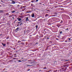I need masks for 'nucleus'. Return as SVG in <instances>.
Listing matches in <instances>:
<instances>
[{
	"mask_svg": "<svg viewBox=\"0 0 72 72\" xmlns=\"http://www.w3.org/2000/svg\"><path fill=\"white\" fill-rule=\"evenodd\" d=\"M62 32L61 31L60 32V34H62Z\"/></svg>",
	"mask_w": 72,
	"mask_h": 72,
	"instance_id": "nucleus-18",
	"label": "nucleus"
},
{
	"mask_svg": "<svg viewBox=\"0 0 72 72\" xmlns=\"http://www.w3.org/2000/svg\"><path fill=\"white\" fill-rule=\"evenodd\" d=\"M57 37H59V36L58 35V36H57Z\"/></svg>",
	"mask_w": 72,
	"mask_h": 72,
	"instance_id": "nucleus-34",
	"label": "nucleus"
},
{
	"mask_svg": "<svg viewBox=\"0 0 72 72\" xmlns=\"http://www.w3.org/2000/svg\"><path fill=\"white\" fill-rule=\"evenodd\" d=\"M26 19L25 20L26 22H28V21H29V19H28V17H26Z\"/></svg>",
	"mask_w": 72,
	"mask_h": 72,
	"instance_id": "nucleus-1",
	"label": "nucleus"
},
{
	"mask_svg": "<svg viewBox=\"0 0 72 72\" xmlns=\"http://www.w3.org/2000/svg\"><path fill=\"white\" fill-rule=\"evenodd\" d=\"M21 42V41H19L18 42Z\"/></svg>",
	"mask_w": 72,
	"mask_h": 72,
	"instance_id": "nucleus-29",
	"label": "nucleus"
},
{
	"mask_svg": "<svg viewBox=\"0 0 72 72\" xmlns=\"http://www.w3.org/2000/svg\"><path fill=\"white\" fill-rule=\"evenodd\" d=\"M35 16V14H33L32 15V18H33Z\"/></svg>",
	"mask_w": 72,
	"mask_h": 72,
	"instance_id": "nucleus-4",
	"label": "nucleus"
},
{
	"mask_svg": "<svg viewBox=\"0 0 72 72\" xmlns=\"http://www.w3.org/2000/svg\"><path fill=\"white\" fill-rule=\"evenodd\" d=\"M15 57H16V56H15Z\"/></svg>",
	"mask_w": 72,
	"mask_h": 72,
	"instance_id": "nucleus-48",
	"label": "nucleus"
},
{
	"mask_svg": "<svg viewBox=\"0 0 72 72\" xmlns=\"http://www.w3.org/2000/svg\"><path fill=\"white\" fill-rule=\"evenodd\" d=\"M17 19L18 21H21V20H22V19H21L20 18H17Z\"/></svg>",
	"mask_w": 72,
	"mask_h": 72,
	"instance_id": "nucleus-2",
	"label": "nucleus"
},
{
	"mask_svg": "<svg viewBox=\"0 0 72 72\" xmlns=\"http://www.w3.org/2000/svg\"><path fill=\"white\" fill-rule=\"evenodd\" d=\"M0 7H1V6L0 5Z\"/></svg>",
	"mask_w": 72,
	"mask_h": 72,
	"instance_id": "nucleus-38",
	"label": "nucleus"
},
{
	"mask_svg": "<svg viewBox=\"0 0 72 72\" xmlns=\"http://www.w3.org/2000/svg\"><path fill=\"white\" fill-rule=\"evenodd\" d=\"M6 15H9V14H8V13H7L6 14Z\"/></svg>",
	"mask_w": 72,
	"mask_h": 72,
	"instance_id": "nucleus-11",
	"label": "nucleus"
},
{
	"mask_svg": "<svg viewBox=\"0 0 72 72\" xmlns=\"http://www.w3.org/2000/svg\"><path fill=\"white\" fill-rule=\"evenodd\" d=\"M23 23H21L20 24V25H21V24H22Z\"/></svg>",
	"mask_w": 72,
	"mask_h": 72,
	"instance_id": "nucleus-28",
	"label": "nucleus"
},
{
	"mask_svg": "<svg viewBox=\"0 0 72 72\" xmlns=\"http://www.w3.org/2000/svg\"><path fill=\"white\" fill-rule=\"evenodd\" d=\"M36 29H37V28H38V26H37V25H36Z\"/></svg>",
	"mask_w": 72,
	"mask_h": 72,
	"instance_id": "nucleus-13",
	"label": "nucleus"
},
{
	"mask_svg": "<svg viewBox=\"0 0 72 72\" xmlns=\"http://www.w3.org/2000/svg\"><path fill=\"white\" fill-rule=\"evenodd\" d=\"M68 41H71V39L69 38H68Z\"/></svg>",
	"mask_w": 72,
	"mask_h": 72,
	"instance_id": "nucleus-8",
	"label": "nucleus"
},
{
	"mask_svg": "<svg viewBox=\"0 0 72 72\" xmlns=\"http://www.w3.org/2000/svg\"><path fill=\"white\" fill-rule=\"evenodd\" d=\"M9 37L8 36L7 37L6 39H7V40L8 39H9Z\"/></svg>",
	"mask_w": 72,
	"mask_h": 72,
	"instance_id": "nucleus-10",
	"label": "nucleus"
},
{
	"mask_svg": "<svg viewBox=\"0 0 72 72\" xmlns=\"http://www.w3.org/2000/svg\"><path fill=\"white\" fill-rule=\"evenodd\" d=\"M35 1L36 2H38V1H39V0H36Z\"/></svg>",
	"mask_w": 72,
	"mask_h": 72,
	"instance_id": "nucleus-19",
	"label": "nucleus"
},
{
	"mask_svg": "<svg viewBox=\"0 0 72 72\" xmlns=\"http://www.w3.org/2000/svg\"><path fill=\"white\" fill-rule=\"evenodd\" d=\"M30 37H31L32 36V35H30Z\"/></svg>",
	"mask_w": 72,
	"mask_h": 72,
	"instance_id": "nucleus-40",
	"label": "nucleus"
},
{
	"mask_svg": "<svg viewBox=\"0 0 72 72\" xmlns=\"http://www.w3.org/2000/svg\"><path fill=\"white\" fill-rule=\"evenodd\" d=\"M15 12V11H13L12 12V13H14Z\"/></svg>",
	"mask_w": 72,
	"mask_h": 72,
	"instance_id": "nucleus-16",
	"label": "nucleus"
},
{
	"mask_svg": "<svg viewBox=\"0 0 72 72\" xmlns=\"http://www.w3.org/2000/svg\"><path fill=\"white\" fill-rule=\"evenodd\" d=\"M17 62H21L22 61L20 60H19L17 61Z\"/></svg>",
	"mask_w": 72,
	"mask_h": 72,
	"instance_id": "nucleus-9",
	"label": "nucleus"
},
{
	"mask_svg": "<svg viewBox=\"0 0 72 72\" xmlns=\"http://www.w3.org/2000/svg\"><path fill=\"white\" fill-rule=\"evenodd\" d=\"M14 50H15V48H14Z\"/></svg>",
	"mask_w": 72,
	"mask_h": 72,
	"instance_id": "nucleus-42",
	"label": "nucleus"
},
{
	"mask_svg": "<svg viewBox=\"0 0 72 72\" xmlns=\"http://www.w3.org/2000/svg\"><path fill=\"white\" fill-rule=\"evenodd\" d=\"M43 69H46V67L44 68Z\"/></svg>",
	"mask_w": 72,
	"mask_h": 72,
	"instance_id": "nucleus-12",
	"label": "nucleus"
},
{
	"mask_svg": "<svg viewBox=\"0 0 72 72\" xmlns=\"http://www.w3.org/2000/svg\"><path fill=\"white\" fill-rule=\"evenodd\" d=\"M18 28H17V29H16V30H18Z\"/></svg>",
	"mask_w": 72,
	"mask_h": 72,
	"instance_id": "nucleus-23",
	"label": "nucleus"
},
{
	"mask_svg": "<svg viewBox=\"0 0 72 72\" xmlns=\"http://www.w3.org/2000/svg\"><path fill=\"white\" fill-rule=\"evenodd\" d=\"M33 65H27L26 66V67H28V66H33Z\"/></svg>",
	"mask_w": 72,
	"mask_h": 72,
	"instance_id": "nucleus-14",
	"label": "nucleus"
},
{
	"mask_svg": "<svg viewBox=\"0 0 72 72\" xmlns=\"http://www.w3.org/2000/svg\"><path fill=\"white\" fill-rule=\"evenodd\" d=\"M21 44H23V45H24V43L23 42H22L21 43Z\"/></svg>",
	"mask_w": 72,
	"mask_h": 72,
	"instance_id": "nucleus-17",
	"label": "nucleus"
},
{
	"mask_svg": "<svg viewBox=\"0 0 72 72\" xmlns=\"http://www.w3.org/2000/svg\"><path fill=\"white\" fill-rule=\"evenodd\" d=\"M47 39H49V38H47Z\"/></svg>",
	"mask_w": 72,
	"mask_h": 72,
	"instance_id": "nucleus-36",
	"label": "nucleus"
},
{
	"mask_svg": "<svg viewBox=\"0 0 72 72\" xmlns=\"http://www.w3.org/2000/svg\"><path fill=\"white\" fill-rule=\"evenodd\" d=\"M44 31H45V29L44 30Z\"/></svg>",
	"mask_w": 72,
	"mask_h": 72,
	"instance_id": "nucleus-39",
	"label": "nucleus"
},
{
	"mask_svg": "<svg viewBox=\"0 0 72 72\" xmlns=\"http://www.w3.org/2000/svg\"><path fill=\"white\" fill-rule=\"evenodd\" d=\"M22 59H23V58H22Z\"/></svg>",
	"mask_w": 72,
	"mask_h": 72,
	"instance_id": "nucleus-44",
	"label": "nucleus"
},
{
	"mask_svg": "<svg viewBox=\"0 0 72 72\" xmlns=\"http://www.w3.org/2000/svg\"><path fill=\"white\" fill-rule=\"evenodd\" d=\"M48 25H50V23H48Z\"/></svg>",
	"mask_w": 72,
	"mask_h": 72,
	"instance_id": "nucleus-24",
	"label": "nucleus"
},
{
	"mask_svg": "<svg viewBox=\"0 0 72 72\" xmlns=\"http://www.w3.org/2000/svg\"><path fill=\"white\" fill-rule=\"evenodd\" d=\"M67 60H66V61H67Z\"/></svg>",
	"mask_w": 72,
	"mask_h": 72,
	"instance_id": "nucleus-46",
	"label": "nucleus"
},
{
	"mask_svg": "<svg viewBox=\"0 0 72 72\" xmlns=\"http://www.w3.org/2000/svg\"><path fill=\"white\" fill-rule=\"evenodd\" d=\"M39 44V43H36V44Z\"/></svg>",
	"mask_w": 72,
	"mask_h": 72,
	"instance_id": "nucleus-27",
	"label": "nucleus"
},
{
	"mask_svg": "<svg viewBox=\"0 0 72 72\" xmlns=\"http://www.w3.org/2000/svg\"><path fill=\"white\" fill-rule=\"evenodd\" d=\"M21 22H18V23L19 24V23H21Z\"/></svg>",
	"mask_w": 72,
	"mask_h": 72,
	"instance_id": "nucleus-21",
	"label": "nucleus"
},
{
	"mask_svg": "<svg viewBox=\"0 0 72 72\" xmlns=\"http://www.w3.org/2000/svg\"><path fill=\"white\" fill-rule=\"evenodd\" d=\"M52 17H55V15H52Z\"/></svg>",
	"mask_w": 72,
	"mask_h": 72,
	"instance_id": "nucleus-22",
	"label": "nucleus"
},
{
	"mask_svg": "<svg viewBox=\"0 0 72 72\" xmlns=\"http://www.w3.org/2000/svg\"><path fill=\"white\" fill-rule=\"evenodd\" d=\"M63 23V21L61 20V22H60V23Z\"/></svg>",
	"mask_w": 72,
	"mask_h": 72,
	"instance_id": "nucleus-15",
	"label": "nucleus"
},
{
	"mask_svg": "<svg viewBox=\"0 0 72 72\" xmlns=\"http://www.w3.org/2000/svg\"><path fill=\"white\" fill-rule=\"evenodd\" d=\"M30 69H29L28 70V71H30Z\"/></svg>",
	"mask_w": 72,
	"mask_h": 72,
	"instance_id": "nucleus-33",
	"label": "nucleus"
},
{
	"mask_svg": "<svg viewBox=\"0 0 72 72\" xmlns=\"http://www.w3.org/2000/svg\"><path fill=\"white\" fill-rule=\"evenodd\" d=\"M42 5H44V4H42Z\"/></svg>",
	"mask_w": 72,
	"mask_h": 72,
	"instance_id": "nucleus-45",
	"label": "nucleus"
},
{
	"mask_svg": "<svg viewBox=\"0 0 72 72\" xmlns=\"http://www.w3.org/2000/svg\"><path fill=\"white\" fill-rule=\"evenodd\" d=\"M12 4H15V2L14 1H12Z\"/></svg>",
	"mask_w": 72,
	"mask_h": 72,
	"instance_id": "nucleus-3",
	"label": "nucleus"
},
{
	"mask_svg": "<svg viewBox=\"0 0 72 72\" xmlns=\"http://www.w3.org/2000/svg\"><path fill=\"white\" fill-rule=\"evenodd\" d=\"M20 15H22V14H21Z\"/></svg>",
	"mask_w": 72,
	"mask_h": 72,
	"instance_id": "nucleus-32",
	"label": "nucleus"
},
{
	"mask_svg": "<svg viewBox=\"0 0 72 72\" xmlns=\"http://www.w3.org/2000/svg\"><path fill=\"white\" fill-rule=\"evenodd\" d=\"M18 25H19V24H18Z\"/></svg>",
	"mask_w": 72,
	"mask_h": 72,
	"instance_id": "nucleus-49",
	"label": "nucleus"
},
{
	"mask_svg": "<svg viewBox=\"0 0 72 72\" xmlns=\"http://www.w3.org/2000/svg\"><path fill=\"white\" fill-rule=\"evenodd\" d=\"M65 68V69H67V68L66 67V68Z\"/></svg>",
	"mask_w": 72,
	"mask_h": 72,
	"instance_id": "nucleus-26",
	"label": "nucleus"
},
{
	"mask_svg": "<svg viewBox=\"0 0 72 72\" xmlns=\"http://www.w3.org/2000/svg\"><path fill=\"white\" fill-rule=\"evenodd\" d=\"M48 16H49V14H46V15H45V17H48Z\"/></svg>",
	"mask_w": 72,
	"mask_h": 72,
	"instance_id": "nucleus-6",
	"label": "nucleus"
},
{
	"mask_svg": "<svg viewBox=\"0 0 72 72\" xmlns=\"http://www.w3.org/2000/svg\"><path fill=\"white\" fill-rule=\"evenodd\" d=\"M2 45H3V46H6V44L2 43Z\"/></svg>",
	"mask_w": 72,
	"mask_h": 72,
	"instance_id": "nucleus-5",
	"label": "nucleus"
},
{
	"mask_svg": "<svg viewBox=\"0 0 72 72\" xmlns=\"http://www.w3.org/2000/svg\"><path fill=\"white\" fill-rule=\"evenodd\" d=\"M66 42H67V41H66Z\"/></svg>",
	"mask_w": 72,
	"mask_h": 72,
	"instance_id": "nucleus-41",
	"label": "nucleus"
},
{
	"mask_svg": "<svg viewBox=\"0 0 72 72\" xmlns=\"http://www.w3.org/2000/svg\"><path fill=\"white\" fill-rule=\"evenodd\" d=\"M56 40H59V39H56Z\"/></svg>",
	"mask_w": 72,
	"mask_h": 72,
	"instance_id": "nucleus-31",
	"label": "nucleus"
},
{
	"mask_svg": "<svg viewBox=\"0 0 72 72\" xmlns=\"http://www.w3.org/2000/svg\"><path fill=\"white\" fill-rule=\"evenodd\" d=\"M55 15H57V13H55Z\"/></svg>",
	"mask_w": 72,
	"mask_h": 72,
	"instance_id": "nucleus-20",
	"label": "nucleus"
},
{
	"mask_svg": "<svg viewBox=\"0 0 72 72\" xmlns=\"http://www.w3.org/2000/svg\"><path fill=\"white\" fill-rule=\"evenodd\" d=\"M7 44H9V42H7Z\"/></svg>",
	"mask_w": 72,
	"mask_h": 72,
	"instance_id": "nucleus-35",
	"label": "nucleus"
},
{
	"mask_svg": "<svg viewBox=\"0 0 72 72\" xmlns=\"http://www.w3.org/2000/svg\"><path fill=\"white\" fill-rule=\"evenodd\" d=\"M45 32V33H46V32Z\"/></svg>",
	"mask_w": 72,
	"mask_h": 72,
	"instance_id": "nucleus-37",
	"label": "nucleus"
},
{
	"mask_svg": "<svg viewBox=\"0 0 72 72\" xmlns=\"http://www.w3.org/2000/svg\"><path fill=\"white\" fill-rule=\"evenodd\" d=\"M39 4H40L41 5H42V3H40Z\"/></svg>",
	"mask_w": 72,
	"mask_h": 72,
	"instance_id": "nucleus-25",
	"label": "nucleus"
},
{
	"mask_svg": "<svg viewBox=\"0 0 72 72\" xmlns=\"http://www.w3.org/2000/svg\"><path fill=\"white\" fill-rule=\"evenodd\" d=\"M32 3H34V1H32Z\"/></svg>",
	"mask_w": 72,
	"mask_h": 72,
	"instance_id": "nucleus-30",
	"label": "nucleus"
},
{
	"mask_svg": "<svg viewBox=\"0 0 72 72\" xmlns=\"http://www.w3.org/2000/svg\"><path fill=\"white\" fill-rule=\"evenodd\" d=\"M64 71H66V70H64Z\"/></svg>",
	"mask_w": 72,
	"mask_h": 72,
	"instance_id": "nucleus-47",
	"label": "nucleus"
},
{
	"mask_svg": "<svg viewBox=\"0 0 72 72\" xmlns=\"http://www.w3.org/2000/svg\"><path fill=\"white\" fill-rule=\"evenodd\" d=\"M64 68H62V69H64Z\"/></svg>",
	"mask_w": 72,
	"mask_h": 72,
	"instance_id": "nucleus-43",
	"label": "nucleus"
},
{
	"mask_svg": "<svg viewBox=\"0 0 72 72\" xmlns=\"http://www.w3.org/2000/svg\"><path fill=\"white\" fill-rule=\"evenodd\" d=\"M0 13H3V11L0 10Z\"/></svg>",
	"mask_w": 72,
	"mask_h": 72,
	"instance_id": "nucleus-7",
	"label": "nucleus"
}]
</instances>
